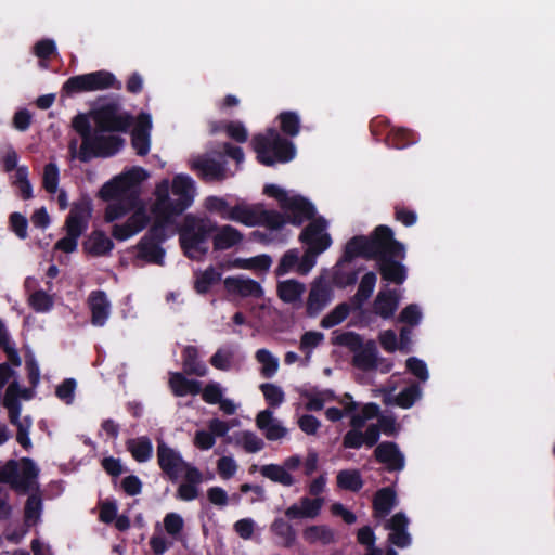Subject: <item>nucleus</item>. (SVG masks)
I'll list each match as a JSON object with an SVG mask.
<instances>
[{"label":"nucleus","mask_w":555,"mask_h":555,"mask_svg":"<svg viewBox=\"0 0 555 555\" xmlns=\"http://www.w3.org/2000/svg\"><path fill=\"white\" fill-rule=\"evenodd\" d=\"M223 285L224 289L232 295L254 298H261L263 296V289L257 281L242 275L225 278Z\"/></svg>","instance_id":"nucleus-18"},{"label":"nucleus","mask_w":555,"mask_h":555,"mask_svg":"<svg viewBox=\"0 0 555 555\" xmlns=\"http://www.w3.org/2000/svg\"><path fill=\"white\" fill-rule=\"evenodd\" d=\"M20 467L15 460H9L0 469V482L9 483L17 490Z\"/></svg>","instance_id":"nucleus-56"},{"label":"nucleus","mask_w":555,"mask_h":555,"mask_svg":"<svg viewBox=\"0 0 555 555\" xmlns=\"http://www.w3.org/2000/svg\"><path fill=\"white\" fill-rule=\"evenodd\" d=\"M278 119L280 121L281 131L291 138L296 137L300 131V117L296 112L284 111L279 114Z\"/></svg>","instance_id":"nucleus-46"},{"label":"nucleus","mask_w":555,"mask_h":555,"mask_svg":"<svg viewBox=\"0 0 555 555\" xmlns=\"http://www.w3.org/2000/svg\"><path fill=\"white\" fill-rule=\"evenodd\" d=\"M332 300V289L320 281L311 285L306 302V313L309 318L318 317Z\"/></svg>","instance_id":"nucleus-16"},{"label":"nucleus","mask_w":555,"mask_h":555,"mask_svg":"<svg viewBox=\"0 0 555 555\" xmlns=\"http://www.w3.org/2000/svg\"><path fill=\"white\" fill-rule=\"evenodd\" d=\"M332 344L335 346L346 347L353 354L363 347V338L356 332H343L332 338Z\"/></svg>","instance_id":"nucleus-50"},{"label":"nucleus","mask_w":555,"mask_h":555,"mask_svg":"<svg viewBox=\"0 0 555 555\" xmlns=\"http://www.w3.org/2000/svg\"><path fill=\"white\" fill-rule=\"evenodd\" d=\"M147 178V172L142 167H132L121 175L104 183L99 194L104 201H114L121 196L137 195L140 198L139 186Z\"/></svg>","instance_id":"nucleus-8"},{"label":"nucleus","mask_w":555,"mask_h":555,"mask_svg":"<svg viewBox=\"0 0 555 555\" xmlns=\"http://www.w3.org/2000/svg\"><path fill=\"white\" fill-rule=\"evenodd\" d=\"M121 89V82L108 70L101 69L88 74L69 77L63 85L62 91L67 95L106 89Z\"/></svg>","instance_id":"nucleus-7"},{"label":"nucleus","mask_w":555,"mask_h":555,"mask_svg":"<svg viewBox=\"0 0 555 555\" xmlns=\"http://www.w3.org/2000/svg\"><path fill=\"white\" fill-rule=\"evenodd\" d=\"M389 120L383 116L373 118L370 122V131L375 141H384L387 132H389Z\"/></svg>","instance_id":"nucleus-60"},{"label":"nucleus","mask_w":555,"mask_h":555,"mask_svg":"<svg viewBox=\"0 0 555 555\" xmlns=\"http://www.w3.org/2000/svg\"><path fill=\"white\" fill-rule=\"evenodd\" d=\"M378 349L375 340L369 339L352 357V365L361 371H374L378 366Z\"/></svg>","instance_id":"nucleus-26"},{"label":"nucleus","mask_w":555,"mask_h":555,"mask_svg":"<svg viewBox=\"0 0 555 555\" xmlns=\"http://www.w3.org/2000/svg\"><path fill=\"white\" fill-rule=\"evenodd\" d=\"M422 389L417 384H412L403 388L398 395L387 393L384 396L383 402L386 405H397L402 409H410L421 398Z\"/></svg>","instance_id":"nucleus-32"},{"label":"nucleus","mask_w":555,"mask_h":555,"mask_svg":"<svg viewBox=\"0 0 555 555\" xmlns=\"http://www.w3.org/2000/svg\"><path fill=\"white\" fill-rule=\"evenodd\" d=\"M156 455L162 473L171 482H176L182 473V466L185 464L181 453L168 446L164 440H158Z\"/></svg>","instance_id":"nucleus-11"},{"label":"nucleus","mask_w":555,"mask_h":555,"mask_svg":"<svg viewBox=\"0 0 555 555\" xmlns=\"http://www.w3.org/2000/svg\"><path fill=\"white\" fill-rule=\"evenodd\" d=\"M182 367L186 375L203 377L207 374V365L199 359L198 350L195 346L189 345L182 351Z\"/></svg>","instance_id":"nucleus-33"},{"label":"nucleus","mask_w":555,"mask_h":555,"mask_svg":"<svg viewBox=\"0 0 555 555\" xmlns=\"http://www.w3.org/2000/svg\"><path fill=\"white\" fill-rule=\"evenodd\" d=\"M288 223L300 227L307 220L315 219L317 214L314 205L300 195H294L283 207Z\"/></svg>","instance_id":"nucleus-14"},{"label":"nucleus","mask_w":555,"mask_h":555,"mask_svg":"<svg viewBox=\"0 0 555 555\" xmlns=\"http://www.w3.org/2000/svg\"><path fill=\"white\" fill-rule=\"evenodd\" d=\"M153 215L152 225L134 246L137 249L134 261L141 260L145 263L164 266L166 250L162 245L169 238L168 229L175 222L158 214Z\"/></svg>","instance_id":"nucleus-4"},{"label":"nucleus","mask_w":555,"mask_h":555,"mask_svg":"<svg viewBox=\"0 0 555 555\" xmlns=\"http://www.w3.org/2000/svg\"><path fill=\"white\" fill-rule=\"evenodd\" d=\"M257 214L258 209L246 204H237L230 208L228 214L223 216V219L236 221L247 227H255L258 225Z\"/></svg>","instance_id":"nucleus-37"},{"label":"nucleus","mask_w":555,"mask_h":555,"mask_svg":"<svg viewBox=\"0 0 555 555\" xmlns=\"http://www.w3.org/2000/svg\"><path fill=\"white\" fill-rule=\"evenodd\" d=\"M152 120L150 115L142 113L139 122L131 132V146L139 156H145L151 149Z\"/></svg>","instance_id":"nucleus-20"},{"label":"nucleus","mask_w":555,"mask_h":555,"mask_svg":"<svg viewBox=\"0 0 555 555\" xmlns=\"http://www.w3.org/2000/svg\"><path fill=\"white\" fill-rule=\"evenodd\" d=\"M92 214V203L90 198H81L72 205L70 211L66 217V233L80 237L88 228L89 219Z\"/></svg>","instance_id":"nucleus-12"},{"label":"nucleus","mask_w":555,"mask_h":555,"mask_svg":"<svg viewBox=\"0 0 555 555\" xmlns=\"http://www.w3.org/2000/svg\"><path fill=\"white\" fill-rule=\"evenodd\" d=\"M416 134L406 128H390L384 138L388 147L403 150L416 143Z\"/></svg>","instance_id":"nucleus-36"},{"label":"nucleus","mask_w":555,"mask_h":555,"mask_svg":"<svg viewBox=\"0 0 555 555\" xmlns=\"http://www.w3.org/2000/svg\"><path fill=\"white\" fill-rule=\"evenodd\" d=\"M127 448L132 457L139 463L147 462L153 454L152 442L146 436L139 437L137 439H130L127 442Z\"/></svg>","instance_id":"nucleus-41"},{"label":"nucleus","mask_w":555,"mask_h":555,"mask_svg":"<svg viewBox=\"0 0 555 555\" xmlns=\"http://www.w3.org/2000/svg\"><path fill=\"white\" fill-rule=\"evenodd\" d=\"M399 300L396 289L380 291L373 301V311L384 320L391 319L399 307Z\"/></svg>","instance_id":"nucleus-27"},{"label":"nucleus","mask_w":555,"mask_h":555,"mask_svg":"<svg viewBox=\"0 0 555 555\" xmlns=\"http://www.w3.org/2000/svg\"><path fill=\"white\" fill-rule=\"evenodd\" d=\"M83 250L93 256L101 257L108 255L113 248V241L101 230H94L88 240L82 244Z\"/></svg>","instance_id":"nucleus-29"},{"label":"nucleus","mask_w":555,"mask_h":555,"mask_svg":"<svg viewBox=\"0 0 555 555\" xmlns=\"http://www.w3.org/2000/svg\"><path fill=\"white\" fill-rule=\"evenodd\" d=\"M351 308L348 302L338 304L332 311H330L320 322L321 327L323 328H332L341 322H344L349 313Z\"/></svg>","instance_id":"nucleus-48"},{"label":"nucleus","mask_w":555,"mask_h":555,"mask_svg":"<svg viewBox=\"0 0 555 555\" xmlns=\"http://www.w3.org/2000/svg\"><path fill=\"white\" fill-rule=\"evenodd\" d=\"M405 364H406V370L412 375L417 377L420 380L426 382L428 379L429 373L427 370V365L423 360H421L416 357H410L406 360Z\"/></svg>","instance_id":"nucleus-59"},{"label":"nucleus","mask_w":555,"mask_h":555,"mask_svg":"<svg viewBox=\"0 0 555 555\" xmlns=\"http://www.w3.org/2000/svg\"><path fill=\"white\" fill-rule=\"evenodd\" d=\"M323 504V498L310 499L302 496L299 500V505L293 504L285 509V518L289 520L301 518L314 519L320 515Z\"/></svg>","instance_id":"nucleus-19"},{"label":"nucleus","mask_w":555,"mask_h":555,"mask_svg":"<svg viewBox=\"0 0 555 555\" xmlns=\"http://www.w3.org/2000/svg\"><path fill=\"white\" fill-rule=\"evenodd\" d=\"M186 374L170 372L168 386L175 397L196 396L202 391V383L197 379H189Z\"/></svg>","instance_id":"nucleus-24"},{"label":"nucleus","mask_w":555,"mask_h":555,"mask_svg":"<svg viewBox=\"0 0 555 555\" xmlns=\"http://www.w3.org/2000/svg\"><path fill=\"white\" fill-rule=\"evenodd\" d=\"M217 230L218 224L209 218L185 215L177 229L184 256L192 260H201L208 253L209 240Z\"/></svg>","instance_id":"nucleus-2"},{"label":"nucleus","mask_w":555,"mask_h":555,"mask_svg":"<svg viewBox=\"0 0 555 555\" xmlns=\"http://www.w3.org/2000/svg\"><path fill=\"white\" fill-rule=\"evenodd\" d=\"M375 460L386 466V470L401 472L405 466V459L398 444L393 441H383L374 450Z\"/></svg>","instance_id":"nucleus-15"},{"label":"nucleus","mask_w":555,"mask_h":555,"mask_svg":"<svg viewBox=\"0 0 555 555\" xmlns=\"http://www.w3.org/2000/svg\"><path fill=\"white\" fill-rule=\"evenodd\" d=\"M9 222L12 231L18 238L25 240L27 237L28 221L26 217L20 212H12L9 217Z\"/></svg>","instance_id":"nucleus-63"},{"label":"nucleus","mask_w":555,"mask_h":555,"mask_svg":"<svg viewBox=\"0 0 555 555\" xmlns=\"http://www.w3.org/2000/svg\"><path fill=\"white\" fill-rule=\"evenodd\" d=\"M149 222L150 217L144 207L141 206L137 208L124 223L113 225L112 236L119 242L126 241L141 232Z\"/></svg>","instance_id":"nucleus-13"},{"label":"nucleus","mask_w":555,"mask_h":555,"mask_svg":"<svg viewBox=\"0 0 555 555\" xmlns=\"http://www.w3.org/2000/svg\"><path fill=\"white\" fill-rule=\"evenodd\" d=\"M305 284L296 280H286L278 285V295L280 299L286 304H295L301 301L305 293Z\"/></svg>","instance_id":"nucleus-38"},{"label":"nucleus","mask_w":555,"mask_h":555,"mask_svg":"<svg viewBox=\"0 0 555 555\" xmlns=\"http://www.w3.org/2000/svg\"><path fill=\"white\" fill-rule=\"evenodd\" d=\"M260 474L273 482L284 487H291L295 483L294 477L285 469L283 465L267 464L260 467Z\"/></svg>","instance_id":"nucleus-42"},{"label":"nucleus","mask_w":555,"mask_h":555,"mask_svg":"<svg viewBox=\"0 0 555 555\" xmlns=\"http://www.w3.org/2000/svg\"><path fill=\"white\" fill-rule=\"evenodd\" d=\"M21 474L18 473L17 490L26 492L33 481L38 477L39 469L35 462L29 457H23L21 460Z\"/></svg>","instance_id":"nucleus-45"},{"label":"nucleus","mask_w":555,"mask_h":555,"mask_svg":"<svg viewBox=\"0 0 555 555\" xmlns=\"http://www.w3.org/2000/svg\"><path fill=\"white\" fill-rule=\"evenodd\" d=\"M202 399L208 404H217L223 398V390L216 382L208 383L201 391Z\"/></svg>","instance_id":"nucleus-58"},{"label":"nucleus","mask_w":555,"mask_h":555,"mask_svg":"<svg viewBox=\"0 0 555 555\" xmlns=\"http://www.w3.org/2000/svg\"><path fill=\"white\" fill-rule=\"evenodd\" d=\"M302 539L310 545H330L336 541L335 531L326 525H311L304 529Z\"/></svg>","instance_id":"nucleus-34"},{"label":"nucleus","mask_w":555,"mask_h":555,"mask_svg":"<svg viewBox=\"0 0 555 555\" xmlns=\"http://www.w3.org/2000/svg\"><path fill=\"white\" fill-rule=\"evenodd\" d=\"M299 256L297 249L287 250L281 258L279 266L275 270L276 275H284L296 264L298 266Z\"/></svg>","instance_id":"nucleus-62"},{"label":"nucleus","mask_w":555,"mask_h":555,"mask_svg":"<svg viewBox=\"0 0 555 555\" xmlns=\"http://www.w3.org/2000/svg\"><path fill=\"white\" fill-rule=\"evenodd\" d=\"M325 242L320 248L314 247L307 248L298 262L297 272L301 275L308 274L317 262V256L322 254L328 248V238L325 237Z\"/></svg>","instance_id":"nucleus-47"},{"label":"nucleus","mask_w":555,"mask_h":555,"mask_svg":"<svg viewBox=\"0 0 555 555\" xmlns=\"http://www.w3.org/2000/svg\"><path fill=\"white\" fill-rule=\"evenodd\" d=\"M95 128L99 131L127 132L133 124L130 113L122 109L118 101H111L100 105L92 113Z\"/></svg>","instance_id":"nucleus-9"},{"label":"nucleus","mask_w":555,"mask_h":555,"mask_svg":"<svg viewBox=\"0 0 555 555\" xmlns=\"http://www.w3.org/2000/svg\"><path fill=\"white\" fill-rule=\"evenodd\" d=\"M405 257V245L395 238L392 231L385 242L384 249L374 258L382 280L396 285L403 284L408 278V268L403 264Z\"/></svg>","instance_id":"nucleus-5"},{"label":"nucleus","mask_w":555,"mask_h":555,"mask_svg":"<svg viewBox=\"0 0 555 555\" xmlns=\"http://www.w3.org/2000/svg\"><path fill=\"white\" fill-rule=\"evenodd\" d=\"M224 131L232 140L238 143H244L248 139V132L241 121L225 122Z\"/></svg>","instance_id":"nucleus-64"},{"label":"nucleus","mask_w":555,"mask_h":555,"mask_svg":"<svg viewBox=\"0 0 555 555\" xmlns=\"http://www.w3.org/2000/svg\"><path fill=\"white\" fill-rule=\"evenodd\" d=\"M222 279L220 271L214 267H208L206 270L196 275L194 289L201 295L207 294L212 286L218 284Z\"/></svg>","instance_id":"nucleus-43"},{"label":"nucleus","mask_w":555,"mask_h":555,"mask_svg":"<svg viewBox=\"0 0 555 555\" xmlns=\"http://www.w3.org/2000/svg\"><path fill=\"white\" fill-rule=\"evenodd\" d=\"M243 240V234L230 224L218 227V230L212 234V245L215 250H225L240 244Z\"/></svg>","instance_id":"nucleus-31"},{"label":"nucleus","mask_w":555,"mask_h":555,"mask_svg":"<svg viewBox=\"0 0 555 555\" xmlns=\"http://www.w3.org/2000/svg\"><path fill=\"white\" fill-rule=\"evenodd\" d=\"M256 359L262 364L261 374L266 378L272 377L279 367L278 359L267 349H259L256 352Z\"/></svg>","instance_id":"nucleus-53"},{"label":"nucleus","mask_w":555,"mask_h":555,"mask_svg":"<svg viewBox=\"0 0 555 555\" xmlns=\"http://www.w3.org/2000/svg\"><path fill=\"white\" fill-rule=\"evenodd\" d=\"M107 132L99 131L95 128L86 150L88 158H83L80 154H77V158L81 163H89L93 158H107L116 155L124 147L125 140L119 135H105Z\"/></svg>","instance_id":"nucleus-10"},{"label":"nucleus","mask_w":555,"mask_h":555,"mask_svg":"<svg viewBox=\"0 0 555 555\" xmlns=\"http://www.w3.org/2000/svg\"><path fill=\"white\" fill-rule=\"evenodd\" d=\"M288 520L276 517L270 526L271 533L280 540L281 545L287 548L294 546L297 540V532Z\"/></svg>","instance_id":"nucleus-35"},{"label":"nucleus","mask_w":555,"mask_h":555,"mask_svg":"<svg viewBox=\"0 0 555 555\" xmlns=\"http://www.w3.org/2000/svg\"><path fill=\"white\" fill-rule=\"evenodd\" d=\"M258 224L268 227L271 230H280L287 223V218L276 210H258Z\"/></svg>","instance_id":"nucleus-51"},{"label":"nucleus","mask_w":555,"mask_h":555,"mask_svg":"<svg viewBox=\"0 0 555 555\" xmlns=\"http://www.w3.org/2000/svg\"><path fill=\"white\" fill-rule=\"evenodd\" d=\"M42 512V500L39 494H30L24 507V521L27 526H34L40 519Z\"/></svg>","instance_id":"nucleus-49"},{"label":"nucleus","mask_w":555,"mask_h":555,"mask_svg":"<svg viewBox=\"0 0 555 555\" xmlns=\"http://www.w3.org/2000/svg\"><path fill=\"white\" fill-rule=\"evenodd\" d=\"M327 222L323 217H318L310 221L299 235V241L307 246V248L314 247L320 248L325 242V237L328 238V247L332 244L331 235L326 232Z\"/></svg>","instance_id":"nucleus-17"},{"label":"nucleus","mask_w":555,"mask_h":555,"mask_svg":"<svg viewBox=\"0 0 555 555\" xmlns=\"http://www.w3.org/2000/svg\"><path fill=\"white\" fill-rule=\"evenodd\" d=\"M251 146L257 154V160L268 167L278 163H289L296 156L295 144L273 128L267 129L266 133L255 134Z\"/></svg>","instance_id":"nucleus-3"},{"label":"nucleus","mask_w":555,"mask_h":555,"mask_svg":"<svg viewBox=\"0 0 555 555\" xmlns=\"http://www.w3.org/2000/svg\"><path fill=\"white\" fill-rule=\"evenodd\" d=\"M192 169L205 181H221L225 178L224 164L214 158H199L193 162Z\"/></svg>","instance_id":"nucleus-28"},{"label":"nucleus","mask_w":555,"mask_h":555,"mask_svg":"<svg viewBox=\"0 0 555 555\" xmlns=\"http://www.w3.org/2000/svg\"><path fill=\"white\" fill-rule=\"evenodd\" d=\"M256 425L270 441L280 440L287 434V429L273 417V413L269 409L257 414Z\"/></svg>","instance_id":"nucleus-25"},{"label":"nucleus","mask_w":555,"mask_h":555,"mask_svg":"<svg viewBox=\"0 0 555 555\" xmlns=\"http://www.w3.org/2000/svg\"><path fill=\"white\" fill-rule=\"evenodd\" d=\"M260 390L263 393L266 402L272 409L279 408L285 400L284 391L280 386H276L274 384H261Z\"/></svg>","instance_id":"nucleus-52"},{"label":"nucleus","mask_w":555,"mask_h":555,"mask_svg":"<svg viewBox=\"0 0 555 555\" xmlns=\"http://www.w3.org/2000/svg\"><path fill=\"white\" fill-rule=\"evenodd\" d=\"M72 126L75 129V131L80 135L81 138V145L79 150H77V140L73 139L68 144V152L72 156V158L77 157V154H80L83 156V158H88L86 155V150L89 144V139L93 134V130L91 128L90 121L85 114H78L73 118Z\"/></svg>","instance_id":"nucleus-23"},{"label":"nucleus","mask_w":555,"mask_h":555,"mask_svg":"<svg viewBox=\"0 0 555 555\" xmlns=\"http://www.w3.org/2000/svg\"><path fill=\"white\" fill-rule=\"evenodd\" d=\"M337 487L341 490L359 492L363 488V479L358 469H341L336 477Z\"/></svg>","instance_id":"nucleus-40"},{"label":"nucleus","mask_w":555,"mask_h":555,"mask_svg":"<svg viewBox=\"0 0 555 555\" xmlns=\"http://www.w3.org/2000/svg\"><path fill=\"white\" fill-rule=\"evenodd\" d=\"M59 168L54 163H49L43 168L42 186L50 193L54 194L59 185Z\"/></svg>","instance_id":"nucleus-54"},{"label":"nucleus","mask_w":555,"mask_h":555,"mask_svg":"<svg viewBox=\"0 0 555 555\" xmlns=\"http://www.w3.org/2000/svg\"><path fill=\"white\" fill-rule=\"evenodd\" d=\"M163 524L166 533L173 541L183 542L185 540L183 535L184 520L180 514L175 512L167 513Z\"/></svg>","instance_id":"nucleus-44"},{"label":"nucleus","mask_w":555,"mask_h":555,"mask_svg":"<svg viewBox=\"0 0 555 555\" xmlns=\"http://www.w3.org/2000/svg\"><path fill=\"white\" fill-rule=\"evenodd\" d=\"M380 437L379 427L376 424L367 426L366 430H348L343 437V447L346 449H360L363 444L374 447Z\"/></svg>","instance_id":"nucleus-21"},{"label":"nucleus","mask_w":555,"mask_h":555,"mask_svg":"<svg viewBox=\"0 0 555 555\" xmlns=\"http://www.w3.org/2000/svg\"><path fill=\"white\" fill-rule=\"evenodd\" d=\"M88 306L91 311V323L94 326H103L111 314V302L102 289L92 291L88 297Z\"/></svg>","instance_id":"nucleus-22"},{"label":"nucleus","mask_w":555,"mask_h":555,"mask_svg":"<svg viewBox=\"0 0 555 555\" xmlns=\"http://www.w3.org/2000/svg\"><path fill=\"white\" fill-rule=\"evenodd\" d=\"M391 232L390 227L380 224L369 236L356 235L351 237L345 245L341 261L349 263L357 257L374 260L377 253L384 249L385 242Z\"/></svg>","instance_id":"nucleus-6"},{"label":"nucleus","mask_w":555,"mask_h":555,"mask_svg":"<svg viewBox=\"0 0 555 555\" xmlns=\"http://www.w3.org/2000/svg\"><path fill=\"white\" fill-rule=\"evenodd\" d=\"M154 194L152 214H158L176 223L175 218L193 204L194 181L186 175H177L171 189L169 181L164 179L156 185Z\"/></svg>","instance_id":"nucleus-1"},{"label":"nucleus","mask_w":555,"mask_h":555,"mask_svg":"<svg viewBox=\"0 0 555 555\" xmlns=\"http://www.w3.org/2000/svg\"><path fill=\"white\" fill-rule=\"evenodd\" d=\"M115 199L116 202L108 204L105 209L104 220L106 222H114L125 217L130 211H134V208L140 203V198H138L135 194L132 196L117 197Z\"/></svg>","instance_id":"nucleus-30"},{"label":"nucleus","mask_w":555,"mask_h":555,"mask_svg":"<svg viewBox=\"0 0 555 555\" xmlns=\"http://www.w3.org/2000/svg\"><path fill=\"white\" fill-rule=\"evenodd\" d=\"M76 380L74 378L64 379L55 389V395L59 399L69 404L74 400Z\"/></svg>","instance_id":"nucleus-61"},{"label":"nucleus","mask_w":555,"mask_h":555,"mask_svg":"<svg viewBox=\"0 0 555 555\" xmlns=\"http://www.w3.org/2000/svg\"><path fill=\"white\" fill-rule=\"evenodd\" d=\"M422 319V312L416 304H410L404 307L399 314V322L410 326H416Z\"/></svg>","instance_id":"nucleus-57"},{"label":"nucleus","mask_w":555,"mask_h":555,"mask_svg":"<svg viewBox=\"0 0 555 555\" xmlns=\"http://www.w3.org/2000/svg\"><path fill=\"white\" fill-rule=\"evenodd\" d=\"M396 500L397 495L391 487L382 488L374 495L373 509L376 514L386 516L393 508Z\"/></svg>","instance_id":"nucleus-39"},{"label":"nucleus","mask_w":555,"mask_h":555,"mask_svg":"<svg viewBox=\"0 0 555 555\" xmlns=\"http://www.w3.org/2000/svg\"><path fill=\"white\" fill-rule=\"evenodd\" d=\"M29 305L36 312H48L53 307V299L47 292L39 289L30 295Z\"/></svg>","instance_id":"nucleus-55"}]
</instances>
